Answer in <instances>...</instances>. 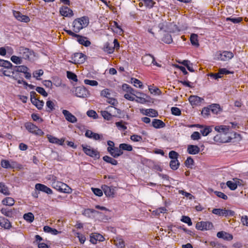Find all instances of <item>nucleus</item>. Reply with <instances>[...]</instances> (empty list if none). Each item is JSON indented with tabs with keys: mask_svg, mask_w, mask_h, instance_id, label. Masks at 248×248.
Listing matches in <instances>:
<instances>
[{
	"mask_svg": "<svg viewBox=\"0 0 248 248\" xmlns=\"http://www.w3.org/2000/svg\"><path fill=\"white\" fill-rule=\"evenodd\" d=\"M52 187L57 190L65 193H70L71 188L66 184L60 181H55L52 183Z\"/></svg>",
	"mask_w": 248,
	"mask_h": 248,
	"instance_id": "f257e3e1",
	"label": "nucleus"
},
{
	"mask_svg": "<svg viewBox=\"0 0 248 248\" xmlns=\"http://www.w3.org/2000/svg\"><path fill=\"white\" fill-rule=\"evenodd\" d=\"M26 128L31 133L34 134L42 136L44 132L39 129L37 126L31 123H27L25 124Z\"/></svg>",
	"mask_w": 248,
	"mask_h": 248,
	"instance_id": "f03ea898",
	"label": "nucleus"
},
{
	"mask_svg": "<svg viewBox=\"0 0 248 248\" xmlns=\"http://www.w3.org/2000/svg\"><path fill=\"white\" fill-rule=\"evenodd\" d=\"M212 213L219 216H233L234 212L230 210L225 209L215 208L212 210Z\"/></svg>",
	"mask_w": 248,
	"mask_h": 248,
	"instance_id": "7ed1b4c3",
	"label": "nucleus"
},
{
	"mask_svg": "<svg viewBox=\"0 0 248 248\" xmlns=\"http://www.w3.org/2000/svg\"><path fill=\"white\" fill-rule=\"evenodd\" d=\"M75 92L76 95L78 97L85 98L90 95L89 92L84 86L76 87Z\"/></svg>",
	"mask_w": 248,
	"mask_h": 248,
	"instance_id": "20e7f679",
	"label": "nucleus"
},
{
	"mask_svg": "<svg viewBox=\"0 0 248 248\" xmlns=\"http://www.w3.org/2000/svg\"><path fill=\"white\" fill-rule=\"evenodd\" d=\"M196 228L199 230H208L213 228V225L212 222L209 221H201L196 224Z\"/></svg>",
	"mask_w": 248,
	"mask_h": 248,
	"instance_id": "39448f33",
	"label": "nucleus"
},
{
	"mask_svg": "<svg viewBox=\"0 0 248 248\" xmlns=\"http://www.w3.org/2000/svg\"><path fill=\"white\" fill-rule=\"evenodd\" d=\"M217 56L218 60L227 61L231 59L233 57V54L231 51H224L222 52H218Z\"/></svg>",
	"mask_w": 248,
	"mask_h": 248,
	"instance_id": "423d86ee",
	"label": "nucleus"
},
{
	"mask_svg": "<svg viewBox=\"0 0 248 248\" xmlns=\"http://www.w3.org/2000/svg\"><path fill=\"white\" fill-rule=\"evenodd\" d=\"M19 51L20 54L22 56V58L25 60H31L34 57L33 52L29 48L21 47L19 49Z\"/></svg>",
	"mask_w": 248,
	"mask_h": 248,
	"instance_id": "0eeeda50",
	"label": "nucleus"
},
{
	"mask_svg": "<svg viewBox=\"0 0 248 248\" xmlns=\"http://www.w3.org/2000/svg\"><path fill=\"white\" fill-rule=\"evenodd\" d=\"M82 147L83 148V151L87 155L97 158L99 157V154L97 151L91 148L90 147H89L88 148V147H86L83 145H82Z\"/></svg>",
	"mask_w": 248,
	"mask_h": 248,
	"instance_id": "6e6552de",
	"label": "nucleus"
},
{
	"mask_svg": "<svg viewBox=\"0 0 248 248\" xmlns=\"http://www.w3.org/2000/svg\"><path fill=\"white\" fill-rule=\"evenodd\" d=\"M101 187L107 197L113 198L114 197L115 189L114 187L108 186L106 185H103Z\"/></svg>",
	"mask_w": 248,
	"mask_h": 248,
	"instance_id": "1a4fd4ad",
	"label": "nucleus"
},
{
	"mask_svg": "<svg viewBox=\"0 0 248 248\" xmlns=\"http://www.w3.org/2000/svg\"><path fill=\"white\" fill-rule=\"evenodd\" d=\"M13 15L18 20L24 22L25 23L29 22L30 21V19L29 16L25 15H23L20 12L16 11L15 10L13 11Z\"/></svg>",
	"mask_w": 248,
	"mask_h": 248,
	"instance_id": "9d476101",
	"label": "nucleus"
},
{
	"mask_svg": "<svg viewBox=\"0 0 248 248\" xmlns=\"http://www.w3.org/2000/svg\"><path fill=\"white\" fill-rule=\"evenodd\" d=\"M86 57V56L82 53H76L72 59L74 63H82L85 61Z\"/></svg>",
	"mask_w": 248,
	"mask_h": 248,
	"instance_id": "9b49d317",
	"label": "nucleus"
},
{
	"mask_svg": "<svg viewBox=\"0 0 248 248\" xmlns=\"http://www.w3.org/2000/svg\"><path fill=\"white\" fill-rule=\"evenodd\" d=\"M191 105L193 106H198L204 100L203 98L197 95H191L188 98Z\"/></svg>",
	"mask_w": 248,
	"mask_h": 248,
	"instance_id": "f8f14e48",
	"label": "nucleus"
},
{
	"mask_svg": "<svg viewBox=\"0 0 248 248\" xmlns=\"http://www.w3.org/2000/svg\"><path fill=\"white\" fill-rule=\"evenodd\" d=\"M62 112L67 121L71 123H75L77 122V118L69 111L63 109Z\"/></svg>",
	"mask_w": 248,
	"mask_h": 248,
	"instance_id": "ddd939ff",
	"label": "nucleus"
},
{
	"mask_svg": "<svg viewBox=\"0 0 248 248\" xmlns=\"http://www.w3.org/2000/svg\"><path fill=\"white\" fill-rule=\"evenodd\" d=\"M143 63L147 66L150 65L155 62V58L151 54H146L142 57Z\"/></svg>",
	"mask_w": 248,
	"mask_h": 248,
	"instance_id": "4468645a",
	"label": "nucleus"
},
{
	"mask_svg": "<svg viewBox=\"0 0 248 248\" xmlns=\"http://www.w3.org/2000/svg\"><path fill=\"white\" fill-rule=\"evenodd\" d=\"M60 13L62 16L65 17H71L73 15L72 10L66 6L62 7L60 9Z\"/></svg>",
	"mask_w": 248,
	"mask_h": 248,
	"instance_id": "2eb2a0df",
	"label": "nucleus"
},
{
	"mask_svg": "<svg viewBox=\"0 0 248 248\" xmlns=\"http://www.w3.org/2000/svg\"><path fill=\"white\" fill-rule=\"evenodd\" d=\"M2 167L5 169H14L16 166V163L12 161L11 163L7 160L2 159L0 163Z\"/></svg>",
	"mask_w": 248,
	"mask_h": 248,
	"instance_id": "dca6fc26",
	"label": "nucleus"
},
{
	"mask_svg": "<svg viewBox=\"0 0 248 248\" xmlns=\"http://www.w3.org/2000/svg\"><path fill=\"white\" fill-rule=\"evenodd\" d=\"M1 213L4 216L11 217L15 213V209H12L10 207L2 208L0 210Z\"/></svg>",
	"mask_w": 248,
	"mask_h": 248,
	"instance_id": "f3484780",
	"label": "nucleus"
},
{
	"mask_svg": "<svg viewBox=\"0 0 248 248\" xmlns=\"http://www.w3.org/2000/svg\"><path fill=\"white\" fill-rule=\"evenodd\" d=\"M35 188L38 190L44 192L48 194H51L52 193V190L50 188L48 187L47 186L43 184H36Z\"/></svg>",
	"mask_w": 248,
	"mask_h": 248,
	"instance_id": "a211bd4d",
	"label": "nucleus"
},
{
	"mask_svg": "<svg viewBox=\"0 0 248 248\" xmlns=\"http://www.w3.org/2000/svg\"><path fill=\"white\" fill-rule=\"evenodd\" d=\"M200 151V148L197 145H188L187 148V152L190 155H196Z\"/></svg>",
	"mask_w": 248,
	"mask_h": 248,
	"instance_id": "6ab92c4d",
	"label": "nucleus"
},
{
	"mask_svg": "<svg viewBox=\"0 0 248 248\" xmlns=\"http://www.w3.org/2000/svg\"><path fill=\"white\" fill-rule=\"evenodd\" d=\"M217 236L219 238H222L224 240L228 241H230L233 238V236L232 234L223 231L218 232L217 233Z\"/></svg>",
	"mask_w": 248,
	"mask_h": 248,
	"instance_id": "aec40b11",
	"label": "nucleus"
},
{
	"mask_svg": "<svg viewBox=\"0 0 248 248\" xmlns=\"http://www.w3.org/2000/svg\"><path fill=\"white\" fill-rule=\"evenodd\" d=\"M0 226L5 229H9L12 227L9 220L3 217H1L0 218Z\"/></svg>",
	"mask_w": 248,
	"mask_h": 248,
	"instance_id": "412c9836",
	"label": "nucleus"
},
{
	"mask_svg": "<svg viewBox=\"0 0 248 248\" xmlns=\"http://www.w3.org/2000/svg\"><path fill=\"white\" fill-rule=\"evenodd\" d=\"M85 135L87 138H89L90 139H93L95 140H98L100 139V138H101V136L100 135H99L98 134L94 133L89 130H87L86 131Z\"/></svg>",
	"mask_w": 248,
	"mask_h": 248,
	"instance_id": "4be33fe9",
	"label": "nucleus"
},
{
	"mask_svg": "<svg viewBox=\"0 0 248 248\" xmlns=\"http://www.w3.org/2000/svg\"><path fill=\"white\" fill-rule=\"evenodd\" d=\"M47 139L50 142L61 145H63L64 141L62 139H59L51 135H47Z\"/></svg>",
	"mask_w": 248,
	"mask_h": 248,
	"instance_id": "5701e85b",
	"label": "nucleus"
},
{
	"mask_svg": "<svg viewBox=\"0 0 248 248\" xmlns=\"http://www.w3.org/2000/svg\"><path fill=\"white\" fill-rule=\"evenodd\" d=\"M14 69V72L15 73H23L26 72L28 70L29 68L24 65L14 66L12 65L11 67Z\"/></svg>",
	"mask_w": 248,
	"mask_h": 248,
	"instance_id": "b1692460",
	"label": "nucleus"
},
{
	"mask_svg": "<svg viewBox=\"0 0 248 248\" xmlns=\"http://www.w3.org/2000/svg\"><path fill=\"white\" fill-rule=\"evenodd\" d=\"M152 125L155 128H160L164 127L166 124L160 120L154 119L152 123Z\"/></svg>",
	"mask_w": 248,
	"mask_h": 248,
	"instance_id": "393cba45",
	"label": "nucleus"
},
{
	"mask_svg": "<svg viewBox=\"0 0 248 248\" xmlns=\"http://www.w3.org/2000/svg\"><path fill=\"white\" fill-rule=\"evenodd\" d=\"M73 27L74 28V31L75 32H78L80 30L83 29V27L81 25V22L79 20V18L74 20L73 22Z\"/></svg>",
	"mask_w": 248,
	"mask_h": 248,
	"instance_id": "a878e982",
	"label": "nucleus"
},
{
	"mask_svg": "<svg viewBox=\"0 0 248 248\" xmlns=\"http://www.w3.org/2000/svg\"><path fill=\"white\" fill-rule=\"evenodd\" d=\"M110 154L114 158H117L123 154V152L119 147V148L115 147L113 148V151Z\"/></svg>",
	"mask_w": 248,
	"mask_h": 248,
	"instance_id": "bb28decb",
	"label": "nucleus"
},
{
	"mask_svg": "<svg viewBox=\"0 0 248 248\" xmlns=\"http://www.w3.org/2000/svg\"><path fill=\"white\" fill-rule=\"evenodd\" d=\"M107 109L110 113L112 117H117L118 114L121 113V110L119 109L112 106H108L107 108Z\"/></svg>",
	"mask_w": 248,
	"mask_h": 248,
	"instance_id": "cd10ccee",
	"label": "nucleus"
},
{
	"mask_svg": "<svg viewBox=\"0 0 248 248\" xmlns=\"http://www.w3.org/2000/svg\"><path fill=\"white\" fill-rule=\"evenodd\" d=\"M77 38H78V42L80 44L83 45L85 46H88L91 44L90 41L87 40V38L85 37H83V36L79 35V37H78Z\"/></svg>",
	"mask_w": 248,
	"mask_h": 248,
	"instance_id": "c85d7f7f",
	"label": "nucleus"
},
{
	"mask_svg": "<svg viewBox=\"0 0 248 248\" xmlns=\"http://www.w3.org/2000/svg\"><path fill=\"white\" fill-rule=\"evenodd\" d=\"M0 192L5 195H10L8 187L3 182H0Z\"/></svg>",
	"mask_w": 248,
	"mask_h": 248,
	"instance_id": "c756f323",
	"label": "nucleus"
},
{
	"mask_svg": "<svg viewBox=\"0 0 248 248\" xmlns=\"http://www.w3.org/2000/svg\"><path fill=\"white\" fill-rule=\"evenodd\" d=\"M144 111L145 112L143 113L144 115L149 116L151 117H156L158 115L157 111L154 109H145Z\"/></svg>",
	"mask_w": 248,
	"mask_h": 248,
	"instance_id": "7c9ffc66",
	"label": "nucleus"
},
{
	"mask_svg": "<svg viewBox=\"0 0 248 248\" xmlns=\"http://www.w3.org/2000/svg\"><path fill=\"white\" fill-rule=\"evenodd\" d=\"M215 129L218 132H222L226 134L229 131V126L227 125L217 126L215 127Z\"/></svg>",
	"mask_w": 248,
	"mask_h": 248,
	"instance_id": "2f4dec72",
	"label": "nucleus"
},
{
	"mask_svg": "<svg viewBox=\"0 0 248 248\" xmlns=\"http://www.w3.org/2000/svg\"><path fill=\"white\" fill-rule=\"evenodd\" d=\"M2 203L6 206H12L15 203V200L11 197H6L2 201Z\"/></svg>",
	"mask_w": 248,
	"mask_h": 248,
	"instance_id": "473e14b6",
	"label": "nucleus"
},
{
	"mask_svg": "<svg viewBox=\"0 0 248 248\" xmlns=\"http://www.w3.org/2000/svg\"><path fill=\"white\" fill-rule=\"evenodd\" d=\"M103 159L105 162L108 163H110L113 165H116L118 164V162L116 160L108 155H105L103 156Z\"/></svg>",
	"mask_w": 248,
	"mask_h": 248,
	"instance_id": "72a5a7b5",
	"label": "nucleus"
},
{
	"mask_svg": "<svg viewBox=\"0 0 248 248\" xmlns=\"http://www.w3.org/2000/svg\"><path fill=\"white\" fill-rule=\"evenodd\" d=\"M114 244L119 248H124L125 246L124 241L120 238H116L114 240Z\"/></svg>",
	"mask_w": 248,
	"mask_h": 248,
	"instance_id": "f704fd0d",
	"label": "nucleus"
},
{
	"mask_svg": "<svg viewBox=\"0 0 248 248\" xmlns=\"http://www.w3.org/2000/svg\"><path fill=\"white\" fill-rule=\"evenodd\" d=\"M180 164L178 160H171L170 162V168L174 170L178 169Z\"/></svg>",
	"mask_w": 248,
	"mask_h": 248,
	"instance_id": "c9c22d12",
	"label": "nucleus"
},
{
	"mask_svg": "<svg viewBox=\"0 0 248 248\" xmlns=\"http://www.w3.org/2000/svg\"><path fill=\"white\" fill-rule=\"evenodd\" d=\"M43 229L44 232L50 233L54 235H56L59 233V232L56 229L52 228L48 226H44Z\"/></svg>",
	"mask_w": 248,
	"mask_h": 248,
	"instance_id": "e433bc0d",
	"label": "nucleus"
},
{
	"mask_svg": "<svg viewBox=\"0 0 248 248\" xmlns=\"http://www.w3.org/2000/svg\"><path fill=\"white\" fill-rule=\"evenodd\" d=\"M191 43L193 46H198L199 44L198 40V35L196 34L192 33L190 36Z\"/></svg>",
	"mask_w": 248,
	"mask_h": 248,
	"instance_id": "4c0bfd02",
	"label": "nucleus"
},
{
	"mask_svg": "<svg viewBox=\"0 0 248 248\" xmlns=\"http://www.w3.org/2000/svg\"><path fill=\"white\" fill-rule=\"evenodd\" d=\"M211 112L214 114H217L220 111V108L218 104H215L210 106Z\"/></svg>",
	"mask_w": 248,
	"mask_h": 248,
	"instance_id": "58836bf2",
	"label": "nucleus"
},
{
	"mask_svg": "<svg viewBox=\"0 0 248 248\" xmlns=\"http://www.w3.org/2000/svg\"><path fill=\"white\" fill-rule=\"evenodd\" d=\"M100 113L102 117L107 120L109 121L112 119V116L110 114V113L108 110H102Z\"/></svg>",
	"mask_w": 248,
	"mask_h": 248,
	"instance_id": "ea45409f",
	"label": "nucleus"
},
{
	"mask_svg": "<svg viewBox=\"0 0 248 248\" xmlns=\"http://www.w3.org/2000/svg\"><path fill=\"white\" fill-rule=\"evenodd\" d=\"M79 21L81 22V25L82 26L83 28L84 27H87L89 23V20L88 17L87 16H82L80 18H78Z\"/></svg>",
	"mask_w": 248,
	"mask_h": 248,
	"instance_id": "a19ab883",
	"label": "nucleus"
},
{
	"mask_svg": "<svg viewBox=\"0 0 248 248\" xmlns=\"http://www.w3.org/2000/svg\"><path fill=\"white\" fill-rule=\"evenodd\" d=\"M25 220L29 222H32L34 220V215L32 213L29 212L25 214L23 216Z\"/></svg>",
	"mask_w": 248,
	"mask_h": 248,
	"instance_id": "79ce46f5",
	"label": "nucleus"
},
{
	"mask_svg": "<svg viewBox=\"0 0 248 248\" xmlns=\"http://www.w3.org/2000/svg\"><path fill=\"white\" fill-rule=\"evenodd\" d=\"M12 64L9 61L0 59V66L6 69H9L12 66Z\"/></svg>",
	"mask_w": 248,
	"mask_h": 248,
	"instance_id": "37998d69",
	"label": "nucleus"
},
{
	"mask_svg": "<svg viewBox=\"0 0 248 248\" xmlns=\"http://www.w3.org/2000/svg\"><path fill=\"white\" fill-rule=\"evenodd\" d=\"M114 47L112 45L110 46L109 44L106 43L104 46V50L105 52H108L109 54L113 53L114 51Z\"/></svg>",
	"mask_w": 248,
	"mask_h": 248,
	"instance_id": "c03bdc74",
	"label": "nucleus"
},
{
	"mask_svg": "<svg viewBox=\"0 0 248 248\" xmlns=\"http://www.w3.org/2000/svg\"><path fill=\"white\" fill-rule=\"evenodd\" d=\"M122 87L124 91H125L129 93L130 94H132L133 95H135V90L130 86H129L128 84H124L123 85Z\"/></svg>",
	"mask_w": 248,
	"mask_h": 248,
	"instance_id": "a18cd8bd",
	"label": "nucleus"
},
{
	"mask_svg": "<svg viewBox=\"0 0 248 248\" xmlns=\"http://www.w3.org/2000/svg\"><path fill=\"white\" fill-rule=\"evenodd\" d=\"M119 147L123 150L131 151L133 150L132 146L131 145L126 143H121L119 145Z\"/></svg>",
	"mask_w": 248,
	"mask_h": 248,
	"instance_id": "49530a36",
	"label": "nucleus"
},
{
	"mask_svg": "<svg viewBox=\"0 0 248 248\" xmlns=\"http://www.w3.org/2000/svg\"><path fill=\"white\" fill-rule=\"evenodd\" d=\"M131 83L134 84V86L136 87H139L140 88H143L142 83L138 79L135 78H131Z\"/></svg>",
	"mask_w": 248,
	"mask_h": 248,
	"instance_id": "de8ad7c7",
	"label": "nucleus"
},
{
	"mask_svg": "<svg viewBox=\"0 0 248 248\" xmlns=\"http://www.w3.org/2000/svg\"><path fill=\"white\" fill-rule=\"evenodd\" d=\"M46 106L48 108L47 112H50L54 109V103L51 100H48L46 102Z\"/></svg>",
	"mask_w": 248,
	"mask_h": 248,
	"instance_id": "09e8293b",
	"label": "nucleus"
},
{
	"mask_svg": "<svg viewBox=\"0 0 248 248\" xmlns=\"http://www.w3.org/2000/svg\"><path fill=\"white\" fill-rule=\"evenodd\" d=\"M194 164V160L191 156L187 158L185 162V165L187 168H192V166Z\"/></svg>",
	"mask_w": 248,
	"mask_h": 248,
	"instance_id": "8fccbe9b",
	"label": "nucleus"
},
{
	"mask_svg": "<svg viewBox=\"0 0 248 248\" xmlns=\"http://www.w3.org/2000/svg\"><path fill=\"white\" fill-rule=\"evenodd\" d=\"M162 41L166 44H170L172 42L171 35L169 33L165 34L162 39Z\"/></svg>",
	"mask_w": 248,
	"mask_h": 248,
	"instance_id": "3c124183",
	"label": "nucleus"
},
{
	"mask_svg": "<svg viewBox=\"0 0 248 248\" xmlns=\"http://www.w3.org/2000/svg\"><path fill=\"white\" fill-rule=\"evenodd\" d=\"M3 74L7 77H11L14 75H15V72H14V69H12V68H9V69H7L6 70H4L2 72Z\"/></svg>",
	"mask_w": 248,
	"mask_h": 248,
	"instance_id": "603ef678",
	"label": "nucleus"
},
{
	"mask_svg": "<svg viewBox=\"0 0 248 248\" xmlns=\"http://www.w3.org/2000/svg\"><path fill=\"white\" fill-rule=\"evenodd\" d=\"M67 77L74 81H77L78 78L77 75L74 73L70 71H67Z\"/></svg>",
	"mask_w": 248,
	"mask_h": 248,
	"instance_id": "864d4df0",
	"label": "nucleus"
},
{
	"mask_svg": "<svg viewBox=\"0 0 248 248\" xmlns=\"http://www.w3.org/2000/svg\"><path fill=\"white\" fill-rule=\"evenodd\" d=\"M226 185L232 190L236 189L237 187V184L232 181H227Z\"/></svg>",
	"mask_w": 248,
	"mask_h": 248,
	"instance_id": "5fc2aeb1",
	"label": "nucleus"
},
{
	"mask_svg": "<svg viewBox=\"0 0 248 248\" xmlns=\"http://www.w3.org/2000/svg\"><path fill=\"white\" fill-rule=\"evenodd\" d=\"M212 131V129L209 126L204 127L200 130V132L203 136H207Z\"/></svg>",
	"mask_w": 248,
	"mask_h": 248,
	"instance_id": "6e6d98bb",
	"label": "nucleus"
},
{
	"mask_svg": "<svg viewBox=\"0 0 248 248\" xmlns=\"http://www.w3.org/2000/svg\"><path fill=\"white\" fill-rule=\"evenodd\" d=\"M11 60L15 63L16 64H21L22 63V61L20 57L16 56H12L11 57Z\"/></svg>",
	"mask_w": 248,
	"mask_h": 248,
	"instance_id": "4d7b16f0",
	"label": "nucleus"
},
{
	"mask_svg": "<svg viewBox=\"0 0 248 248\" xmlns=\"http://www.w3.org/2000/svg\"><path fill=\"white\" fill-rule=\"evenodd\" d=\"M101 95L107 98H109L111 96V93L109 90L108 89H105L102 90L101 92Z\"/></svg>",
	"mask_w": 248,
	"mask_h": 248,
	"instance_id": "13d9d810",
	"label": "nucleus"
},
{
	"mask_svg": "<svg viewBox=\"0 0 248 248\" xmlns=\"http://www.w3.org/2000/svg\"><path fill=\"white\" fill-rule=\"evenodd\" d=\"M169 156L171 160H178L179 154L174 151H171L169 154Z\"/></svg>",
	"mask_w": 248,
	"mask_h": 248,
	"instance_id": "bf43d9fd",
	"label": "nucleus"
},
{
	"mask_svg": "<svg viewBox=\"0 0 248 248\" xmlns=\"http://www.w3.org/2000/svg\"><path fill=\"white\" fill-rule=\"evenodd\" d=\"M143 1L144 5L149 8H152L154 4L155 3L153 0H142Z\"/></svg>",
	"mask_w": 248,
	"mask_h": 248,
	"instance_id": "052dcab7",
	"label": "nucleus"
},
{
	"mask_svg": "<svg viewBox=\"0 0 248 248\" xmlns=\"http://www.w3.org/2000/svg\"><path fill=\"white\" fill-rule=\"evenodd\" d=\"M84 82L85 84H86L87 85H91L92 86H97L98 84L97 81L96 80H89V79H85L84 80Z\"/></svg>",
	"mask_w": 248,
	"mask_h": 248,
	"instance_id": "680f3d73",
	"label": "nucleus"
},
{
	"mask_svg": "<svg viewBox=\"0 0 248 248\" xmlns=\"http://www.w3.org/2000/svg\"><path fill=\"white\" fill-rule=\"evenodd\" d=\"M181 221L186 223H187L188 226H191L192 225V222L190 218L187 216H182Z\"/></svg>",
	"mask_w": 248,
	"mask_h": 248,
	"instance_id": "e2e57ef3",
	"label": "nucleus"
},
{
	"mask_svg": "<svg viewBox=\"0 0 248 248\" xmlns=\"http://www.w3.org/2000/svg\"><path fill=\"white\" fill-rule=\"evenodd\" d=\"M171 111L173 115L176 116H179L181 114V110L176 107H172L171 108Z\"/></svg>",
	"mask_w": 248,
	"mask_h": 248,
	"instance_id": "0e129e2a",
	"label": "nucleus"
},
{
	"mask_svg": "<svg viewBox=\"0 0 248 248\" xmlns=\"http://www.w3.org/2000/svg\"><path fill=\"white\" fill-rule=\"evenodd\" d=\"M36 91L38 93H40L41 94H42V95H43L45 97H46L48 95L47 93L45 91L44 89L42 87H37L36 88Z\"/></svg>",
	"mask_w": 248,
	"mask_h": 248,
	"instance_id": "69168bd1",
	"label": "nucleus"
},
{
	"mask_svg": "<svg viewBox=\"0 0 248 248\" xmlns=\"http://www.w3.org/2000/svg\"><path fill=\"white\" fill-rule=\"evenodd\" d=\"M107 144L108 146V147L107 148V151L109 152V154L111 153L112 151H113V148L114 147V143L111 140H108L107 142Z\"/></svg>",
	"mask_w": 248,
	"mask_h": 248,
	"instance_id": "338daca9",
	"label": "nucleus"
},
{
	"mask_svg": "<svg viewBox=\"0 0 248 248\" xmlns=\"http://www.w3.org/2000/svg\"><path fill=\"white\" fill-rule=\"evenodd\" d=\"M130 139L133 141L136 142L141 141L142 140V137L137 135H133L131 136Z\"/></svg>",
	"mask_w": 248,
	"mask_h": 248,
	"instance_id": "774afa93",
	"label": "nucleus"
}]
</instances>
